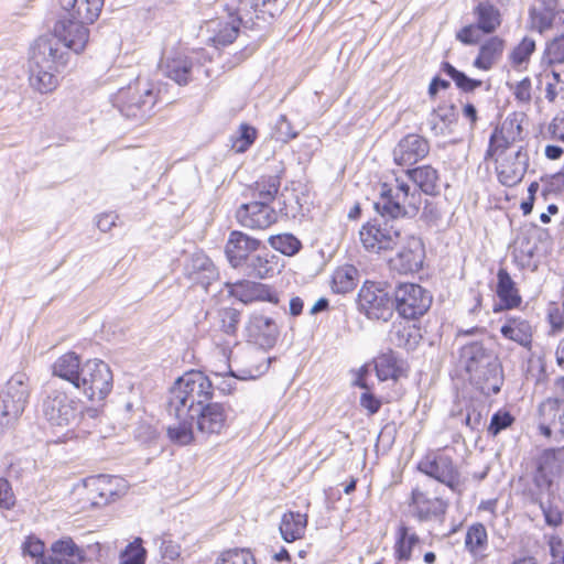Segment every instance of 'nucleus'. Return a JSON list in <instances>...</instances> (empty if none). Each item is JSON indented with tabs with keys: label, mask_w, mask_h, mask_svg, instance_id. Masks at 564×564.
Listing matches in <instances>:
<instances>
[{
	"label": "nucleus",
	"mask_w": 564,
	"mask_h": 564,
	"mask_svg": "<svg viewBox=\"0 0 564 564\" xmlns=\"http://www.w3.org/2000/svg\"><path fill=\"white\" fill-rule=\"evenodd\" d=\"M213 383L200 371H189L177 379L170 392L167 412L175 422L167 427L170 440L180 445L194 441L188 417L213 399Z\"/></svg>",
	"instance_id": "obj_1"
},
{
	"label": "nucleus",
	"mask_w": 564,
	"mask_h": 564,
	"mask_svg": "<svg viewBox=\"0 0 564 564\" xmlns=\"http://www.w3.org/2000/svg\"><path fill=\"white\" fill-rule=\"evenodd\" d=\"M67 63V53L53 40H40L30 63V86L40 94H50L58 86L55 75Z\"/></svg>",
	"instance_id": "obj_2"
},
{
	"label": "nucleus",
	"mask_w": 564,
	"mask_h": 564,
	"mask_svg": "<svg viewBox=\"0 0 564 564\" xmlns=\"http://www.w3.org/2000/svg\"><path fill=\"white\" fill-rule=\"evenodd\" d=\"M42 413L52 429L65 431L73 436V427L82 419L83 410L79 400L58 389L50 390L42 403Z\"/></svg>",
	"instance_id": "obj_3"
},
{
	"label": "nucleus",
	"mask_w": 564,
	"mask_h": 564,
	"mask_svg": "<svg viewBox=\"0 0 564 564\" xmlns=\"http://www.w3.org/2000/svg\"><path fill=\"white\" fill-rule=\"evenodd\" d=\"M421 196L416 192H410L405 180L394 177L392 182L381 185L380 199L375 203V208L382 216L393 218L414 215L419 210Z\"/></svg>",
	"instance_id": "obj_4"
},
{
	"label": "nucleus",
	"mask_w": 564,
	"mask_h": 564,
	"mask_svg": "<svg viewBox=\"0 0 564 564\" xmlns=\"http://www.w3.org/2000/svg\"><path fill=\"white\" fill-rule=\"evenodd\" d=\"M462 359L466 371L470 373L471 378L477 383H484L482 390L486 389L492 393L499 392L500 367L495 356L488 354L480 344L473 343L463 348Z\"/></svg>",
	"instance_id": "obj_5"
},
{
	"label": "nucleus",
	"mask_w": 564,
	"mask_h": 564,
	"mask_svg": "<svg viewBox=\"0 0 564 564\" xmlns=\"http://www.w3.org/2000/svg\"><path fill=\"white\" fill-rule=\"evenodd\" d=\"M30 393L29 378L17 373L0 392V434L22 414Z\"/></svg>",
	"instance_id": "obj_6"
},
{
	"label": "nucleus",
	"mask_w": 564,
	"mask_h": 564,
	"mask_svg": "<svg viewBox=\"0 0 564 564\" xmlns=\"http://www.w3.org/2000/svg\"><path fill=\"white\" fill-rule=\"evenodd\" d=\"M76 389L91 401H102L112 389V372L100 359H89L83 364Z\"/></svg>",
	"instance_id": "obj_7"
},
{
	"label": "nucleus",
	"mask_w": 564,
	"mask_h": 564,
	"mask_svg": "<svg viewBox=\"0 0 564 564\" xmlns=\"http://www.w3.org/2000/svg\"><path fill=\"white\" fill-rule=\"evenodd\" d=\"M393 301L380 283L366 282L358 293V307L369 319L387 322L393 315Z\"/></svg>",
	"instance_id": "obj_8"
},
{
	"label": "nucleus",
	"mask_w": 564,
	"mask_h": 564,
	"mask_svg": "<svg viewBox=\"0 0 564 564\" xmlns=\"http://www.w3.org/2000/svg\"><path fill=\"white\" fill-rule=\"evenodd\" d=\"M397 312L408 319L423 316L432 304V296L419 284L402 283L394 291Z\"/></svg>",
	"instance_id": "obj_9"
},
{
	"label": "nucleus",
	"mask_w": 564,
	"mask_h": 564,
	"mask_svg": "<svg viewBox=\"0 0 564 564\" xmlns=\"http://www.w3.org/2000/svg\"><path fill=\"white\" fill-rule=\"evenodd\" d=\"M228 415V406L219 402L212 403L209 401L202 408H197L191 414L188 421L192 423L193 431L195 426L199 434L209 436L220 434L227 427Z\"/></svg>",
	"instance_id": "obj_10"
},
{
	"label": "nucleus",
	"mask_w": 564,
	"mask_h": 564,
	"mask_svg": "<svg viewBox=\"0 0 564 564\" xmlns=\"http://www.w3.org/2000/svg\"><path fill=\"white\" fill-rule=\"evenodd\" d=\"M359 237L364 248L377 254L392 250L401 239L400 231L387 221L362 226Z\"/></svg>",
	"instance_id": "obj_11"
},
{
	"label": "nucleus",
	"mask_w": 564,
	"mask_h": 564,
	"mask_svg": "<svg viewBox=\"0 0 564 564\" xmlns=\"http://www.w3.org/2000/svg\"><path fill=\"white\" fill-rule=\"evenodd\" d=\"M87 499L91 506L106 505L127 491L124 480L117 476L98 475L85 480Z\"/></svg>",
	"instance_id": "obj_12"
},
{
	"label": "nucleus",
	"mask_w": 564,
	"mask_h": 564,
	"mask_svg": "<svg viewBox=\"0 0 564 564\" xmlns=\"http://www.w3.org/2000/svg\"><path fill=\"white\" fill-rule=\"evenodd\" d=\"M79 20H59L54 26V36L48 40L56 41L59 47L68 48L76 54L82 53L89 41V29Z\"/></svg>",
	"instance_id": "obj_13"
},
{
	"label": "nucleus",
	"mask_w": 564,
	"mask_h": 564,
	"mask_svg": "<svg viewBox=\"0 0 564 564\" xmlns=\"http://www.w3.org/2000/svg\"><path fill=\"white\" fill-rule=\"evenodd\" d=\"M425 258L424 246L416 237H408L397 253L389 259L391 270L408 274L419 271Z\"/></svg>",
	"instance_id": "obj_14"
},
{
	"label": "nucleus",
	"mask_w": 564,
	"mask_h": 564,
	"mask_svg": "<svg viewBox=\"0 0 564 564\" xmlns=\"http://www.w3.org/2000/svg\"><path fill=\"white\" fill-rule=\"evenodd\" d=\"M117 101L124 116L135 118L143 107H151L154 104V97L149 85L138 80L133 85L120 89Z\"/></svg>",
	"instance_id": "obj_15"
},
{
	"label": "nucleus",
	"mask_w": 564,
	"mask_h": 564,
	"mask_svg": "<svg viewBox=\"0 0 564 564\" xmlns=\"http://www.w3.org/2000/svg\"><path fill=\"white\" fill-rule=\"evenodd\" d=\"M240 24L241 21L238 17L217 18L207 21L200 26L199 32L208 44L225 46L236 40Z\"/></svg>",
	"instance_id": "obj_16"
},
{
	"label": "nucleus",
	"mask_w": 564,
	"mask_h": 564,
	"mask_svg": "<svg viewBox=\"0 0 564 564\" xmlns=\"http://www.w3.org/2000/svg\"><path fill=\"white\" fill-rule=\"evenodd\" d=\"M431 484H423L412 491V506L420 521L437 519L445 514L447 503L431 491Z\"/></svg>",
	"instance_id": "obj_17"
},
{
	"label": "nucleus",
	"mask_w": 564,
	"mask_h": 564,
	"mask_svg": "<svg viewBox=\"0 0 564 564\" xmlns=\"http://www.w3.org/2000/svg\"><path fill=\"white\" fill-rule=\"evenodd\" d=\"M419 469L452 489L458 484V471L451 457L444 454H427L419 463Z\"/></svg>",
	"instance_id": "obj_18"
},
{
	"label": "nucleus",
	"mask_w": 564,
	"mask_h": 564,
	"mask_svg": "<svg viewBox=\"0 0 564 564\" xmlns=\"http://www.w3.org/2000/svg\"><path fill=\"white\" fill-rule=\"evenodd\" d=\"M539 429L546 437L564 438V400L549 398L539 405Z\"/></svg>",
	"instance_id": "obj_19"
},
{
	"label": "nucleus",
	"mask_w": 564,
	"mask_h": 564,
	"mask_svg": "<svg viewBox=\"0 0 564 564\" xmlns=\"http://www.w3.org/2000/svg\"><path fill=\"white\" fill-rule=\"evenodd\" d=\"M528 161V154L521 148L499 158L496 161L499 181L506 186L520 183L527 172Z\"/></svg>",
	"instance_id": "obj_20"
},
{
	"label": "nucleus",
	"mask_w": 564,
	"mask_h": 564,
	"mask_svg": "<svg viewBox=\"0 0 564 564\" xmlns=\"http://www.w3.org/2000/svg\"><path fill=\"white\" fill-rule=\"evenodd\" d=\"M261 242L243 232L232 231L226 243L225 252L235 269L247 264L251 256L260 249Z\"/></svg>",
	"instance_id": "obj_21"
},
{
	"label": "nucleus",
	"mask_w": 564,
	"mask_h": 564,
	"mask_svg": "<svg viewBox=\"0 0 564 564\" xmlns=\"http://www.w3.org/2000/svg\"><path fill=\"white\" fill-rule=\"evenodd\" d=\"M237 218L245 227L264 229L275 223L276 215L265 202H252L237 210Z\"/></svg>",
	"instance_id": "obj_22"
},
{
	"label": "nucleus",
	"mask_w": 564,
	"mask_h": 564,
	"mask_svg": "<svg viewBox=\"0 0 564 564\" xmlns=\"http://www.w3.org/2000/svg\"><path fill=\"white\" fill-rule=\"evenodd\" d=\"M160 67L166 77L178 85H186L191 79L192 62L182 50L166 51Z\"/></svg>",
	"instance_id": "obj_23"
},
{
	"label": "nucleus",
	"mask_w": 564,
	"mask_h": 564,
	"mask_svg": "<svg viewBox=\"0 0 564 564\" xmlns=\"http://www.w3.org/2000/svg\"><path fill=\"white\" fill-rule=\"evenodd\" d=\"M247 332L250 341L264 349L273 347L279 335L274 321L263 315H252Z\"/></svg>",
	"instance_id": "obj_24"
},
{
	"label": "nucleus",
	"mask_w": 564,
	"mask_h": 564,
	"mask_svg": "<svg viewBox=\"0 0 564 564\" xmlns=\"http://www.w3.org/2000/svg\"><path fill=\"white\" fill-rule=\"evenodd\" d=\"M429 153L426 140L416 134L403 138L393 150L394 162L398 165H412Z\"/></svg>",
	"instance_id": "obj_25"
},
{
	"label": "nucleus",
	"mask_w": 564,
	"mask_h": 564,
	"mask_svg": "<svg viewBox=\"0 0 564 564\" xmlns=\"http://www.w3.org/2000/svg\"><path fill=\"white\" fill-rule=\"evenodd\" d=\"M84 552L70 538H63L52 543L42 564H80Z\"/></svg>",
	"instance_id": "obj_26"
},
{
	"label": "nucleus",
	"mask_w": 564,
	"mask_h": 564,
	"mask_svg": "<svg viewBox=\"0 0 564 564\" xmlns=\"http://www.w3.org/2000/svg\"><path fill=\"white\" fill-rule=\"evenodd\" d=\"M246 269L249 276L269 279L280 271L279 258L265 248L259 249L250 257Z\"/></svg>",
	"instance_id": "obj_27"
},
{
	"label": "nucleus",
	"mask_w": 564,
	"mask_h": 564,
	"mask_svg": "<svg viewBox=\"0 0 564 564\" xmlns=\"http://www.w3.org/2000/svg\"><path fill=\"white\" fill-rule=\"evenodd\" d=\"M230 294L242 303H250L253 301L278 302L276 295L268 285L252 281H240L232 284L230 288Z\"/></svg>",
	"instance_id": "obj_28"
},
{
	"label": "nucleus",
	"mask_w": 564,
	"mask_h": 564,
	"mask_svg": "<svg viewBox=\"0 0 564 564\" xmlns=\"http://www.w3.org/2000/svg\"><path fill=\"white\" fill-rule=\"evenodd\" d=\"M61 8L70 19L95 22L104 7V0H59Z\"/></svg>",
	"instance_id": "obj_29"
},
{
	"label": "nucleus",
	"mask_w": 564,
	"mask_h": 564,
	"mask_svg": "<svg viewBox=\"0 0 564 564\" xmlns=\"http://www.w3.org/2000/svg\"><path fill=\"white\" fill-rule=\"evenodd\" d=\"M82 369L83 365L80 358L73 351L59 356L52 365L53 375L70 382L75 388L78 383Z\"/></svg>",
	"instance_id": "obj_30"
},
{
	"label": "nucleus",
	"mask_w": 564,
	"mask_h": 564,
	"mask_svg": "<svg viewBox=\"0 0 564 564\" xmlns=\"http://www.w3.org/2000/svg\"><path fill=\"white\" fill-rule=\"evenodd\" d=\"M473 14L477 28L486 34L496 32L502 23L499 9L489 1L478 2L473 9Z\"/></svg>",
	"instance_id": "obj_31"
},
{
	"label": "nucleus",
	"mask_w": 564,
	"mask_h": 564,
	"mask_svg": "<svg viewBox=\"0 0 564 564\" xmlns=\"http://www.w3.org/2000/svg\"><path fill=\"white\" fill-rule=\"evenodd\" d=\"M503 337L523 346L529 347L532 341V326L521 317H508L500 329Z\"/></svg>",
	"instance_id": "obj_32"
},
{
	"label": "nucleus",
	"mask_w": 564,
	"mask_h": 564,
	"mask_svg": "<svg viewBox=\"0 0 564 564\" xmlns=\"http://www.w3.org/2000/svg\"><path fill=\"white\" fill-rule=\"evenodd\" d=\"M505 48V41L492 36L481 44L479 54L474 61V66L481 70H489L501 57Z\"/></svg>",
	"instance_id": "obj_33"
},
{
	"label": "nucleus",
	"mask_w": 564,
	"mask_h": 564,
	"mask_svg": "<svg viewBox=\"0 0 564 564\" xmlns=\"http://www.w3.org/2000/svg\"><path fill=\"white\" fill-rule=\"evenodd\" d=\"M273 7L272 0H239L237 17L241 22L251 21L253 14L257 19H265V15L272 18L278 12V8Z\"/></svg>",
	"instance_id": "obj_34"
},
{
	"label": "nucleus",
	"mask_w": 564,
	"mask_h": 564,
	"mask_svg": "<svg viewBox=\"0 0 564 564\" xmlns=\"http://www.w3.org/2000/svg\"><path fill=\"white\" fill-rule=\"evenodd\" d=\"M512 122H503L500 129H496L490 138V144L487 152L488 156L498 161L499 158L506 155L510 151H516L512 147H510L511 142L514 140L512 134Z\"/></svg>",
	"instance_id": "obj_35"
},
{
	"label": "nucleus",
	"mask_w": 564,
	"mask_h": 564,
	"mask_svg": "<svg viewBox=\"0 0 564 564\" xmlns=\"http://www.w3.org/2000/svg\"><path fill=\"white\" fill-rule=\"evenodd\" d=\"M457 115L452 104H442L432 111L429 124L435 135H445L456 122Z\"/></svg>",
	"instance_id": "obj_36"
},
{
	"label": "nucleus",
	"mask_w": 564,
	"mask_h": 564,
	"mask_svg": "<svg viewBox=\"0 0 564 564\" xmlns=\"http://www.w3.org/2000/svg\"><path fill=\"white\" fill-rule=\"evenodd\" d=\"M306 525V514L290 511L282 516L279 529L284 541L293 542L304 536Z\"/></svg>",
	"instance_id": "obj_37"
},
{
	"label": "nucleus",
	"mask_w": 564,
	"mask_h": 564,
	"mask_svg": "<svg viewBox=\"0 0 564 564\" xmlns=\"http://www.w3.org/2000/svg\"><path fill=\"white\" fill-rule=\"evenodd\" d=\"M465 547L475 558H484L486 556L488 533L482 523H474L467 529Z\"/></svg>",
	"instance_id": "obj_38"
},
{
	"label": "nucleus",
	"mask_w": 564,
	"mask_h": 564,
	"mask_svg": "<svg viewBox=\"0 0 564 564\" xmlns=\"http://www.w3.org/2000/svg\"><path fill=\"white\" fill-rule=\"evenodd\" d=\"M497 278V294L502 303V307L508 310L518 307L521 303V296L509 273L505 269H500Z\"/></svg>",
	"instance_id": "obj_39"
},
{
	"label": "nucleus",
	"mask_w": 564,
	"mask_h": 564,
	"mask_svg": "<svg viewBox=\"0 0 564 564\" xmlns=\"http://www.w3.org/2000/svg\"><path fill=\"white\" fill-rule=\"evenodd\" d=\"M406 176L412 180L423 193L434 195L437 192L438 175L433 167L424 165L414 170H408Z\"/></svg>",
	"instance_id": "obj_40"
},
{
	"label": "nucleus",
	"mask_w": 564,
	"mask_h": 564,
	"mask_svg": "<svg viewBox=\"0 0 564 564\" xmlns=\"http://www.w3.org/2000/svg\"><path fill=\"white\" fill-rule=\"evenodd\" d=\"M420 542L419 535L404 524H401L397 531L394 544V556L398 561H409L412 556L413 547Z\"/></svg>",
	"instance_id": "obj_41"
},
{
	"label": "nucleus",
	"mask_w": 564,
	"mask_h": 564,
	"mask_svg": "<svg viewBox=\"0 0 564 564\" xmlns=\"http://www.w3.org/2000/svg\"><path fill=\"white\" fill-rule=\"evenodd\" d=\"M358 282V271L352 265L337 268L332 275V290L339 294L351 292Z\"/></svg>",
	"instance_id": "obj_42"
},
{
	"label": "nucleus",
	"mask_w": 564,
	"mask_h": 564,
	"mask_svg": "<svg viewBox=\"0 0 564 564\" xmlns=\"http://www.w3.org/2000/svg\"><path fill=\"white\" fill-rule=\"evenodd\" d=\"M191 278L204 285L209 284L217 278V271L209 258L204 254H196L192 259Z\"/></svg>",
	"instance_id": "obj_43"
},
{
	"label": "nucleus",
	"mask_w": 564,
	"mask_h": 564,
	"mask_svg": "<svg viewBox=\"0 0 564 564\" xmlns=\"http://www.w3.org/2000/svg\"><path fill=\"white\" fill-rule=\"evenodd\" d=\"M297 135L299 132L289 118L285 115H280L271 127L269 140L283 147Z\"/></svg>",
	"instance_id": "obj_44"
},
{
	"label": "nucleus",
	"mask_w": 564,
	"mask_h": 564,
	"mask_svg": "<svg viewBox=\"0 0 564 564\" xmlns=\"http://www.w3.org/2000/svg\"><path fill=\"white\" fill-rule=\"evenodd\" d=\"M213 564H257V562L250 550L234 547L217 554Z\"/></svg>",
	"instance_id": "obj_45"
},
{
	"label": "nucleus",
	"mask_w": 564,
	"mask_h": 564,
	"mask_svg": "<svg viewBox=\"0 0 564 564\" xmlns=\"http://www.w3.org/2000/svg\"><path fill=\"white\" fill-rule=\"evenodd\" d=\"M270 246L285 256H294L301 249V241L291 234L271 236Z\"/></svg>",
	"instance_id": "obj_46"
},
{
	"label": "nucleus",
	"mask_w": 564,
	"mask_h": 564,
	"mask_svg": "<svg viewBox=\"0 0 564 564\" xmlns=\"http://www.w3.org/2000/svg\"><path fill=\"white\" fill-rule=\"evenodd\" d=\"M238 135L232 140V149L237 153L246 152L257 139V129L247 123L240 124Z\"/></svg>",
	"instance_id": "obj_47"
},
{
	"label": "nucleus",
	"mask_w": 564,
	"mask_h": 564,
	"mask_svg": "<svg viewBox=\"0 0 564 564\" xmlns=\"http://www.w3.org/2000/svg\"><path fill=\"white\" fill-rule=\"evenodd\" d=\"M145 562V550L142 546L141 539H135L133 542L127 545L121 552L119 564H144Z\"/></svg>",
	"instance_id": "obj_48"
},
{
	"label": "nucleus",
	"mask_w": 564,
	"mask_h": 564,
	"mask_svg": "<svg viewBox=\"0 0 564 564\" xmlns=\"http://www.w3.org/2000/svg\"><path fill=\"white\" fill-rule=\"evenodd\" d=\"M443 70L455 82L457 87L464 91H474L476 88L481 86V80L473 79L467 77L464 73L457 70L454 66L448 63L443 65Z\"/></svg>",
	"instance_id": "obj_49"
},
{
	"label": "nucleus",
	"mask_w": 564,
	"mask_h": 564,
	"mask_svg": "<svg viewBox=\"0 0 564 564\" xmlns=\"http://www.w3.org/2000/svg\"><path fill=\"white\" fill-rule=\"evenodd\" d=\"M553 10L533 7L530 10V25L540 33L549 29L553 22Z\"/></svg>",
	"instance_id": "obj_50"
},
{
	"label": "nucleus",
	"mask_w": 564,
	"mask_h": 564,
	"mask_svg": "<svg viewBox=\"0 0 564 564\" xmlns=\"http://www.w3.org/2000/svg\"><path fill=\"white\" fill-rule=\"evenodd\" d=\"M535 50V42L532 39L524 37L511 52L510 59L514 66H521L527 63Z\"/></svg>",
	"instance_id": "obj_51"
},
{
	"label": "nucleus",
	"mask_w": 564,
	"mask_h": 564,
	"mask_svg": "<svg viewBox=\"0 0 564 564\" xmlns=\"http://www.w3.org/2000/svg\"><path fill=\"white\" fill-rule=\"evenodd\" d=\"M375 369L379 380L384 381L394 378L397 366L394 358L390 355H382L375 360Z\"/></svg>",
	"instance_id": "obj_52"
},
{
	"label": "nucleus",
	"mask_w": 564,
	"mask_h": 564,
	"mask_svg": "<svg viewBox=\"0 0 564 564\" xmlns=\"http://www.w3.org/2000/svg\"><path fill=\"white\" fill-rule=\"evenodd\" d=\"M268 367H269V360H267L265 364L257 367L254 370L249 369V370H245L242 372V375H237V373H235L230 369L229 365H220V366H216L215 369L213 370V372L216 376L229 375L232 378H238V379H241V380H247V379H254L256 377L261 375L263 371H265L268 369Z\"/></svg>",
	"instance_id": "obj_53"
},
{
	"label": "nucleus",
	"mask_w": 564,
	"mask_h": 564,
	"mask_svg": "<svg viewBox=\"0 0 564 564\" xmlns=\"http://www.w3.org/2000/svg\"><path fill=\"white\" fill-rule=\"evenodd\" d=\"M551 334L555 335L564 329V310L557 303H550L546 311Z\"/></svg>",
	"instance_id": "obj_54"
},
{
	"label": "nucleus",
	"mask_w": 564,
	"mask_h": 564,
	"mask_svg": "<svg viewBox=\"0 0 564 564\" xmlns=\"http://www.w3.org/2000/svg\"><path fill=\"white\" fill-rule=\"evenodd\" d=\"M516 100L520 104L528 105L532 100V83L531 79L525 77L511 86Z\"/></svg>",
	"instance_id": "obj_55"
},
{
	"label": "nucleus",
	"mask_w": 564,
	"mask_h": 564,
	"mask_svg": "<svg viewBox=\"0 0 564 564\" xmlns=\"http://www.w3.org/2000/svg\"><path fill=\"white\" fill-rule=\"evenodd\" d=\"M23 551L33 558H36V564H42V561L47 556L44 543L35 538H29L24 542Z\"/></svg>",
	"instance_id": "obj_56"
},
{
	"label": "nucleus",
	"mask_w": 564,
	"mask_h": 564,
	"mask_svg": "<svg viewBox=\"0 0 564 564\" xmlns=\"http://www.w3.org/2000/svg\"><path fill=\"white\" fill-rule=\"evenodd\" d=\"M513 422V417L507 411H498L491 417L490 425L488 427L489 433L497 435L500 431L510 426Z\"/></svg>",
	"instance_id": "obj_57"
},
{
	"label": "nucleus",
	"mask_w": 564,
	"mask_h": 564,
	"mask_svg": "<svg viewBox=\"0 0 564 564\" xmlns=\"http://www.w3.org/2000/svg\"><path fill=\"white\" fill-rule=\"evenodd\" d=\"M15 506V495L11 484L6 478H0V509L11 510Z\"/></svg>",
	"instance_id": "obj_58"
},
{
	"label": "nucleus",
	"mask_w": 564,
	"mask_h": 564,
	"mask_svg": "<svg viewBox=\"0 0 564 564\" xmlns=\"http://www.w3.org/2000/svg\"><path fill=\"white\" fill-rule=\"evenodd\" d=\"M545 76L549 78L546 83V98L553 101L558 91L564 89V80L561 78V74L555 70Z\"/></svg>",
	"instance_id": "obj_59"
},
{
	"label": "nucleus",
	"mask_w": 564,
	"mask_h": 564,
	"mask_svg": "<svg viewBox=\"0 0 564 564\" xmlns=\"http://www.w3.org/2000/svg\"><path fill=\"white\" fill-rule=\"evenodd\" d=\"M547 56L550 63L564 62V35L552 41L547 46Z\"/></svg>",
	"instance_id": "obj_60"
},
{
	"label": "nucleus",
	"mask_w": 564,
	"mask_h": 564,
	"mask_svg": "<svg viewBox=\"0 0 564 564\" xmlns=\"http://www.w3.org/2000/svg\"><path fill=\"white\" fill-rule=\"evenodd\" d=\"M160 550L164 561L178 562L181 557V546L177 543L171 540H163Z\"/></svg>",
	"instance_id": "obj_61"
},
{
	"label": "nucleus",
	"mask_w": 564,
	"mask_h": 564,
	"mask_svg": "<svg viewBox=\"0 0 564 564\" xmlns=\"http://www.w3.org/2000/svg\"><path fill=\"white\" fill-rule=\"evenodd\" d=\"M370 373V366L368 364L362 365L356 369L350 370L351 375V384L359 387L364 390H368L369 386L367 382V378Z\"/></svg>",
	"instance_id": "obj_62"
},
{
	"label": "nucleus",
	"mask_w": 564,
	"mask_h": 564,
	"mask_svg": "<svg viewBox=\"0 0 564 564\" xmlns=\"http://www.w3.org/2000/svg\"><path fill=\"white\" fill-rule=\"evenodd\" d=\"M359 403L369 415L377 413L381 406V401L370 392L369 388L361 393Z\"/></svg>",
	"instance_id": "obj_63"
},
{
	"label": "nucleus",
	"mask_w": 564,
	"mask_h": 564,
	"mask_svg": "<svg viewBox=\"0 0 564 564\" xmlns=\"http://www.w3.org/2000/svg\"><path fill=\"white\" fill-rule=\"evenodd\" d=\"M478 30L477 24L466 25L457 32L456 39L464 44H476L479 41Z\"/></svg>",
	"instance_id": "obj_64"
}]
</instances>
